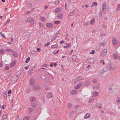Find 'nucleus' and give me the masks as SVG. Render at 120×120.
I'll list each match as a JSON object with an SVG mask.
<instances>
[{
	"mask_svg": "<svg viewBox=\"0 0 120 120\" xmlns=\"http://www.w3.org/2000/svg\"><path fill=\"white\" fill-rule=\"evenodd\" d=\"M89 62L90 63H92L94 62V60L93 58H91L88 59Z\"/></svg>",
	"mask_w": 120,
	"mask_h": 120,
	"instance_id": "obj_20",
	"label": "nucleus"
},
{
	"mask_svg": "<svg viewBox=\"0 0 120 120\" xmlns=\"http://www.w3.org/2000/svg\"><path fill=\"white\" fill-rule=\"evenodd\" d=\"M94 50H92V52L90 53V54H94Z\"/></svg>",
	"mask_w": 120,
	"mask_h": 120,
	"instance_id": "obj_54",
	"label": "nucleus"
},
{
	"mask_svg": "<svg viewBox=\"0 0 120 120\" xmlns=\"http://www.w3.org/2000/svg\"><path fill=\"white\" fill-rule=\"evenodd\" d=\"M3 96L5 98H7V95L5 93H4L3 94Z\"/></svg>",
	"mask_w": 120,
	"mask_h": 120,
	"instance_id": "obj_46",
	"label": "nucleus"
},
{
	"mask_svg": "<svg viewBox=\"0 0 120 120\" xmlns=\"http://www.w3.org/2000/svg\"><path fill=\"white\" fill-rule=\"evenodd\" d=\"M106 44V42H102L101 43H100V44L101 45H103L104 46Z\"/></svg>",
	"mask_w": 120,
	"mask_h": 120,
	"instance_id": "obj_48",
	"label": "nucleus"
},
{
	"mask_svg": "<svg viewBox=\"0 0 120 120\" xmlns=\"http://www.w3.org/2000/svg\"><path fill=\"white\" fill-rule=\"evenodd\" d=\"M41 20L43 22H44L45 20V18L43 17H41Z\"/></svg>",
	"mask_w": 120,
	"mask_h": 120,
	"instance_id": "obj_33",
	"label": "nucleus"
},
{
	"mask_svg": "<svg viewBox=\"0 0 120 120\" xmlns=\"http://www.w3.org/2000/svg\"><path fill=\"white\" fill-rule=\"evenodd\" d=\"M7 116L6 115H3L2 117V120H4V119H6L7 117Z\"/></svg>",
	"mask_w": 120,
	"mask_h": 120,
	"instance_id": "obj_26",
	"label": "nucleus"
},
{
	"mask_svg": "<svg viewBox=\"0 0 120 120\" xmlns=\"http://www.w3.org/2000/svg\"><path fill=\"white\" fill-rule=\"evenodd\" d=\"M88 24V23L87 22H86L84 23V25L86 26H87Z\"/></svg>",
	"mask_w": 120,
	"mask_h": 120,
	"instance_id": "obj_63",
	"label": "nucleus"
},
{
	"mask_svg": "<svg viewBox=\"0 0 120 120\" xmlns=\"http://www.w3.org/2000/svg\"><path fill=\"white\" fill-rule=\"evenodd\" d=\"M48 66V65H47L46 64H44L42 65V66L43 67H47Z\"/></svg>",
	"mask_w": 120,
	"mask_h": 120,
	"instance_id": "obj_51",
	"label": "nucleus"
},
{
	"mask_svg": "<svg viewBox=\"0 0 120 120\" xmlns=\"http://www.w3.org/2000/svg\"><path fill=\"white\" fill-rule=\"evenodd\" d=\"M95 106L97 108H101L102 107V105L101 104L98 103L96 104Z\"/></svg>",
	"mask_w": 120,
	"mask_h": 120,
	"instance_id": "obj_18",
	"label": "nucleus"
},
{
	"mask_svg": "<svg viewBox=\"0 0 120 120\" xmlns=\"http://www.w3.org/2000/svg\"><path fill=\"white\" fill-rule=\"evenodd\" d=\"M97 4L96 2H94L92 5V6L93 7L97 5Z\"/></svg>",
	"mask_w": 120,
	"mask_h": 120,
	"instance_id": "obj_37",
	"label": "nucleus"
},
{
	"mask_svg": "<svg viewBox=\"0 0 120 120\" xmlns=\"http://www.w3.org/2000/svg\"><path fill=\"white\" fill-rule=\"evenodd\" d=\"M112 67V65L111 64H109V65L107 66V68H108L109 69V68H111Z\"/></svg>",
	"mask_w": 120,
	"mask_h": 120,
	"instance_id": "obj_56",
	"label": "nucleus"
},
{
	"mask_svg": "<svg viewBox=\"0 0 120 120\" xmlns=\"http://www.w3.org/2000/svg\"><path fill=\"white\" fill-rule=\"evenodd\" d=\"M55 4L57 5L59 4V2L58 0H55Z\"/></svg>",
	"mask_w": 120,
	"mask_h": 120,
	"instance_id": "obj_36",
	"label": "nucleus"
},
{
	"mask_svg": "<svg viewBox=\"0 0 120 120\" xmlns=\"http://www.w3.org/2000/svg\"><path fill=\"white\" fill-rule=\"evenodd\" d=\"M58 33H57V34H54L53 36V37L52 38L51 42H52L53 41L56 39V37L57 36Z\"/></svg>",
	"mask_w": 120,
	"mask_h": 120,
	"instance_id": "obj_16",
	"label": "nucleus"
},
{
	"mask_svg": "<svg viewBox=\"0 0 120 120\" xmlns=\"http://www.w3.org/2000/svg\"><path fill=\"white\" fill-rule=\"evenodd\" d=\"M57 46V44L54 45H52L51 48H56Z\"/></svg>",
	"mask_w": 120,
	"mask_h": 120,
	"instance_id": "obj_34",
	"label": "nucleus"
},
{
	"mask_svg": "<svg viewBox=\"0 0 120 120\" xmlns=\"http://www.w3.org/2000/svg\"><path fill=\"white\" fill-rule=\"evenodd\" d=\"M35 83V81L33 79H31L30 80L29 84L30 85H32Z\"/></svg>",
	"mask_w": 120,
	"mask_h": 120,
	"instance_id": "obj_6",
	"label": "nucleus"
},
{
	"mask_svg": "<svg viewBox=\"0 0 120 120\" xmlns=\"http://www.w3.org/2000/svg\"><path fill=\"white\" fill-rule=\"evenodd\" d=\"M41 49H40L39 48H38L37 49V51L38 52H40V51Z\"/></svg>",
	"mask_w": 120,
	"mask_h": 120,
	"instance_id": "obj_59",
	"label": "nucleus"
},
{
	"mask_svg": "<svg viewBox=\"0 0 120 120\" xmlns=\"http://www.w3.org/2000/svg\"><path fill=\"white\" fill-rule=\"evenodd\" d=\"M83 84L82 83L80 82L79 84L78 85L75 87V88L77 89H79L81 86H82Z\"/></svg>",
	"mask_w": 120,
	"mask_h": 120,
	"instance_id": "obj_8",
	"label": "nucleus"
},
{
	"mask_svg": "<svg viewBox=\"0 0 120 120\" xmlns=\"http://www.w3.org/2000/svg\"><path fill=\"white\" fill-rule=\"evenodd\" d=\"M50 44V43L49 42L45 44L44 45L45 46H48Z\"/></svg>",
	"mask_w": 120,
	"mask_h": 120,
	"instance_id": "obj_52",
	"label": "nucleus"
},
{
	"mask_svg": "<svg viewBox=\"0 0 120 120\" xmlns=\"http://www.w3.org/2000/svg\"><path fill=\"white\" fill-rule=\"evenodd\" d=\"M30 89H26V93H28L30 92Z\"/></svg>",
	"mask_w": 120,
	"mask_h": 120,
	"instance_id": "obj_50",
	"label": "nucleus"
},
{
	"mask_svg": "<svg viewBox=\"0 0 120 120\" xmlns=\"http://www.w3.org/2000/svg\"><path fill=\"white\" fill-rule=\"evenodd\" d=\"M100 87L99 86H95L93 87V88L96 90H98L99 89Z\"/></svg>",
	"mask_w": 120,
	"mask_h": 120,
	"instance_id": "obj_30",
	"label": "nucleus"
},
{
	"mask_svg": "<svg viewBox=\"0 0 120 120\" xmlns=\"http://www.w3.org/2000/svg\"><path fill=\"white\" fill-rule=\"evenodd\" d=\"M92 81L93 83H95L97 82V79H94Z\"/></svg>",
	"mask_w": 120,
	"mask_h": 120,
	"instance_id": "obj_43",
	"label": "nucleus"
},
{
	"mask_svg": "<svg viewBox=\"0 0 120 120\" xmlns=\"http://www.w3.org/2000/svg\"><path fill=\"white\" fill-rule=\"evenodd\" d=\"M13 79H12V82L13 83H15L16 82L17 80V79H15V80L14 81H13Z\"/></svg>",
	"mask_w": 120,
	"mask_h": 120,
	"instance_id": "obj_49",
	"label": "nucleus"
},
{
	"mask_svg": "<svg viewBox=\"0 0 120 120\" xmlns=\"http://www.w3.org/2000/svg\"><path fill=\"white\" fill-rule=\"evenodd\" d=\"M80 80V79L79 77H78V78H77L76 79L74 83H76L78 81Z\"/></svg>",
	"mask_w": 120,
	"mask_h": 120,
	"instance_id": "obj_31",
	"label": "nucleus"
},
{
	"mask_svg": "<svg viewBox=\"0 0 120 120\" xmlns=\"http://www.w3.org/2000/svg\"><path fill=\"white\" fill-rule=\"evenodd\" d=\"M99 15L100 16H102V12L101 11H100L99 13Z\"/></svg>",
	"mask_w": 120,
	"mask_h": 120,
	"instance_id": "obj_64",
	"label": "nucleus"
},
{
	"mask_svg": "<svg viewBox=\"0 0 120 120\" xmlns=\"http://www.w3.org/2000/svg\"><path fill=\"white\" fill-rule=\"evenodd\" d=\"M120 10V4L118 5L116 10V11Z\"/></svg>",
	"mask_w": 120,
	"mask_h": 120,
	"instance_id": "obj_47",
	"label": "nucleus"
},
{
	"mask_svg": "<svg viewBox=\"0 0 120 120\" xmlns=\"http://www.w3.org/2000/svg\"><path fill=\"white\" fill-rule=\"evenodd\" d=\"M74 14V12L73 11L71 12L69 14V15L70 16H71L73 15Z\"/></svg>",
	"mask_w": 120,
	"mask_h": 120,
	"instance_id": "obj_55",
	"label": "nucleus"
},
{
	"mask_svg": "<svg viewBox=\"0 0 120 120\" xmlns=\"http://www.w3.org/2000/svg\"><path fill=\"white\" fill-rule=\"evenodd\" d=\"M90 114L89 113L86 114L84 116V118L85 119H87L90 118Z\"/></svg>",
	"mask_w": 120,
	"mask_h": 120,
	"instance_id": "obj_14",
	"label": "nucleus"
},
{
	"mask_svg": "<svg viewBox=\"0 0 120 120\" xmlns=\"http://www.w3.org/2000/svg\"><path fill=\"white\" fill-rule=\"evenodd\" d=\"M53 96V94L52 92L48 93L46 95L47 97L48 98H52Z\"/></svg>",
	"mask_w": 120,
	"mask_h": 120,
	"instance_id": "obj_2",
	"label": "nucleus"
},
{
	"mask_svg": "<svg viewBox=\"0 0 120 120\" xmlns=\"http://www.w3.org/2000/svg\"><path fill=\"white\" fill-rule=\"evenodd\" d=\"M30 60V58L29 57H28L27 58V59H26V61H25V63H28V62Z\"/></svg>",
	"mask_w": 120,
	"mask_h": 120,
	"instance_id": "obj_39",
	"label": "nucleus"
},
{
	"mask_svg": "<svg viewBox=\"0 0 120 120\" xmlns=\"http://www.w3.org/2000/svg\"><path fill=\"white\" fill-rule=\"evenodd\" d=\"M95 22V19L94 18L91 19L90 22V23L91 25H93L94 24Z\"/></svg>",
	"mask_w": 120,
	"mask_h": 120,
	"instance_id": "obj_13",
	"label": "nucleus"
},
{
	"mask_svg": "<svg viewBox=\"0 0 120 120\" xmlns=\"http://www.w3.org/2000/svg\"><path fill=\"white\" fill-rule=\"evenodd\" d=\"M109 69L110 70H115V68L114 67H112L111 68H109Z\"/></svg>",
	"mask_w": 120,
	"mask_h": 120,
	"instance_id": "obj_42",
	"label": "nucleus"
},
{
	"mask_svg": "<svg viewBox=\"0 0 120 120\" xmlns=\"http://www.w3.org/2000/svg\"><path fill=\"white\" fill-rule=\"evenodd\" d=\"M4 52V49H2L0 51V54H2Z\"/></svg>",
	"mask_w": 120,
	"mask_h": 120,
	"instance_id": "obj_35",
	"label": "nucleus"
},
{
	"mask_svg": "<svg viewBox=\"0 0 120 120\" xmlns=\"http://www.w3.org/2000/svg\"><path fill=\"white\" fill-rule=\"evenodd\" d=\"M72 60L74 61H75L76 59V56H73L71 58Z\"/></svg>",
	"mask_w": 120,
	"mask_h": 120,
	"instance_id": "obj_23",
	"label": "nucleus"
},
{
	"mask_svg": "<svg viewBox=\"0 0 120 120\" xmlns=\"http://www.w3.org/2000/svg\"><path fill=\"white\" fill-rule=\"evenodd\" d=\"M60 22L59 21H55L54 23L55 24H60Z\"/></svg>",
	"mask_w": 120,
	"mask_h": 120,
	"instance_id": "obj_38",
	"label": "nucleus"
},
{
	"mask_svg": "<svg viewBox=\"0 0 120 120\" xmlns=\"http://www.w3.org/2000/svg\"><path fill=\"white\" fill-rule=\"evenodd\" d=\"M112 42L113 44L114 45H116L117 43V41L116 38H113L112 40Z\"/></svg>",
	"mask_w": 120,
	"mask_h": 120,
	"instance_id": "obj_3",
	"label": "nucleus"
},
{
	"mask_svg": "<svg viewBox=\"0 0 120 120\" xmlns=\"http://www.w3.org/2000/svg\"><path fill=\"white\" fill-rule=\"evenodd\" d=\"M107 50L106 49L104 50L103 51L100 53V56H103L105 55L106 54Z\"/></svg>",
	"mask_w": 120,
	"mask_h": 120,
	"instance_id": "obj_5",
	"label": "nucleus"
},
{
	"mask_svg": "<svg viewBox=\"0 0 120 120\" xmlns=\"http://www.w3.org/2000/svg\"><path fill=\"white\" fill-rule=\"evenodd\" d=\"M113 57L116 59H117L118 58V56L115 54L113 55Z\"/></svg>",
	"mask_w": 120,
	"mask_h": 120,
	"instance_id": "obj_27",
	"label": "nucleus"
},
{
	"mask_svg": "<svg viewBox=\"0 0 120 120\" xmlns=\"http://www.w3.org/2000/svg\"><path fill=\"white\" fill-rule=\"evenodd\" d=\"M46 26L48 27H52L53 26V24L51 23H47L46 24Z\"/></svg>",
	"mask_w": 120,
	"mask_h": 120,
	"instance_id": "obj_9",
	"label": "nucleus"
},
{
	"mask_svg": "<svg viewBox=\"0 0 120 120\" xmlns=\"http://www.w3.org/2000/svg\"><path fill=\"white\" fill-rule=\"evenodd\" d=\"M29 117L28 116H26L24 119L23 120H29Z\"/></svg>",
	"mask_w": 120,
	"mask_h": 120,
	"instance_id": "obj_40",
	"label": "nucleus"
},
{
	"mask_svg": "<svg viewBox=\"0 0 120 120\" xmlns=\"http://www.w3.org/2000/svg\"><path fill=\"white\" fill-rule=\"evenodd\" d=\"M90 84V82L89 81H86L85 83V85L86 86Z\"/></svg>",
	"mask_w": 120,
	"mask_h": 120,
	"instance_id": "obj_28",
	"label": "nucleus"
},
{
	"mask_svg": "<svg viewBox=\"0 0 120 120\" xmlns=\"http://www.w3.org/2000/svg\"><path fill=\"white\" fill-rule=\"evenodd\" d=\"M106 3H104L102 7V9L103 11H104L106 9Z\"/></svg>",
	"mask_w": 120,
	"mask_h": 120,
	"instance_id": "obj_11",
	"label": "nucleus"
},
{
	"mask_svg": "<svg viewBox=\"0 0 120 120\" xmlns=\"http://www.w3.org/2000/svg\"><path fill=\"white\" fill-rule=\"evenodd\" d=\"M16 63V60H14L12 63L10 65V67L12 68L14 67Z\"/></svg>",
	"mask_w": 120,
	"mask_h": 120,
	"instance_id": "obj_7",
	"label": "nucleus"
},
{
	"mask_svg": "<svg viewBox=\"0 0 120 120\" xmlns=\"http://www.w3.org/2000/svg\"><path fill=\"white\" fill-rule=\"evenodd\" d=\"M67 105L68 108L69 109L71 108L72 106V104L70 103H68Z\"/></svg>",
	"mask_w": 120,
	"mask_h": 120,
	"instance_id": "obj_25",
	"label": "nucleus"
},
{
	"mask_svg": "<svg viewBox=\"0 0 120 120\" xmlns=\"http://www.w3.org/2000/svg\"><path fill=\"white\" fill-rule=\"evenodd\" d=\"M62 10V8L60 7L55 9V11L56 13H58L61 11Z\"/></svg>",
	"mask_w": 120,
	"mask_h": 120,
	"instance_id": "obj_4",
	"label": "nucleus"
},
{
	"mask_svg": "<svg viewBox=\"0 0 120 120\" xmlns=\"http://www.w3.org/2000/svg\"><path fill=\"white\" fill-rule=\"evenodd\" d=\"M39 26L42 29H43L44 28V25H42L41 23H40L39 24Z\"/></svg>",
	"mask_w": 120,
	"mask_h": 120,
	"instance_id": "obj_44",
	"label": "nucleus"
},
{
	"mask_svg": "<svg viewBox=\"0 0 120 120\" xmlns=\"http://www.w3.org/2000/svg\"><path fill=\"white\" fill-rule=\"evenodd\" d=\"M65 38L68 41H69V39L67 37H65Z\"/></svg>",
	"mask_w": 120,
	"mask_h": 120,
	"instance_id": "obj_62",
	"label": "nucleus"
},
{
	"mask_svg": "<svg viewBox=\"0 0 120 120\" xmlns=\"http://www.w3.org/2000/svg\"><path fill=\"white\" fill-rule=\"evenodd\" d=\"M116 101L117 104L118 105H119L120 103V98L118 97Z\"/></svg>",
	"mask_w": 120,
	"mask_h": 120,
	"instance_id": "obj_21",
	"label": "nucleus"
},
{
	"mask_svg": "<svg viewBox=\"0 0 120 120\" xmlns=\"http://www.w3.org/2000/svg\"><path fill=\"white\" fill-rule=\"evenodd\" d=\"M104 72V71L103 70H101V71H100V73L101 74H102Z\"/></svg>",
	"mask_w": 120,
	"mask_h": 120,
	"instance_id": "obj_53",
	"label": "nucleus"
},
{
	"mask_svg": "<svg viewBox=\"0 0 120 120\" xmlns=\"http://www.w3.org/2000/svg\"><path fill=\"white\" fill-rule=\"evenodd\" d=\"M11 74V72H8V73L6 75V77L7 78H8L10 76Z\"/></svg>",
	"mask_w": 120,
	"mask_h": 120,
	"instance_id": "obj_32",
	"label": "nucleus"
},
{
	"mask_svg": "<svg viewBox=\"0 0 120 120\" xmlns=\"http://www.w3.org/2000/svg\"><path fill=\"white\" fill-rule=\"evenodd\" d=\"M65 45L68 46V47H70L71 45V44L68 43H66L65 44Z\"/></svg>",
	"mask_w": 120,
	"mask_h": 120,
	"instance_id": "obj_41",
	"label": "nucleus"
},
{
	"mask_svg": "<svg viewBox=\"0 0 120 120\" xmlns=\"http://www.w3.org/2000/svg\"><path fill=\"white\" fill-rule=\"evenodd\" d=\"M65 41L63 40H62V41H60V43L61 44H63L64 43Z\"/></svg>",
	"mask_w": 120,
	"mask_h": 120,
	"instance_id": "obj_58",
	"label": "nucleus"
},
{
	"mask_svg": "<svg viewBox=\"0 0 120 120\" xmlns=\"http://www.w3.org/2000/svg\"><path fill=\"white\" fill-rule=\"evenodd\" d=\"M11 90H9L8 92V94H11Z\"/></svg>",
	"mask_w": 120,
	"mask_h": 120,
	"instance_id": "obj_60",
	"label": "nucleus"
},
{
	"mask_svg": "<svg viewBox=\"0 0 120 120\" xmlns=\"http://www.w3.org/2000/svg\"><path fill=\"white\" fill-rule=\"evenodd\" d=\"M13 55L15 57H16L18 56L17 52L15 51L13 52L12 53Z\"/></svg>",
	"mask_w": 120,
	"mask_h": 120,
	"instance_id": "obj_19",
	"label": "nucleus"
},
{
	"mask_svg": "<svg viewBox=\"0 0 120 120\" xmlns=\"http://www.w3.org/2000/svg\"><path fill=\"white\" fill-rule=\"evenodd\" d=\"M77 93V91L76 90H74L71 91L70 93L72 95H75Z\"/></svg>",
	"mask_w": 120,
	"mask_h": 120,
	"instance_id": "obj_10",
	"label": "nucleus"
},
{
	"mask_svg": "<svg viewBox=\"0 0 120 120\" xmlns=\"http://www.w3.org/2000/svg\"><path fill=\"white\" fill-rule=\"evenodd\" d=\"M6 51L9 52H13L12 49H5Z\"/></svg>",
	"mask_w": 120,
	"mask_h": 120,
	"instance_id": "obj_22",
	"label": "nucleus"
},
{
	"mask_svg": "<svg viewBox=\"0 0 120 120\" xmlns=\"http://www.w3.org/2000/svg\"><path fill=\"white\" fill-rule=\"evenodd\" d=\"M98 93L97 92H93L92 93V95L93 97H96L98 96Z\"/></svg>",
	"mask_w": 120,
	"mask_h": 120,
	"instance_id": "obj_12",
	"label": "nucleus"
},
{
	"mask_svg": "<svg viewBox=\"0 0 120 120\" xmlns=\"http://www.w3.org/2000/svg\"><path fill=\"white\" fill-rule=\"evenodd\" d=\"M94 100V98H91L89 99L88 102L89 103H91Z\"/></svg>",
	"mask_w": 120,
	"mask_h": 120,
	"instance_id": "obj_29",
	"label": "nucleus"
},
{
	"mask_svg": "<svg viewBox=\"0 0 120 120\" xmlns=\"http://www.w3.org/2000/svg\"><path fill=\"white\" fill-rule=\"evenodd\" d=\"M1 35L2 37H4V38H5V37L4 34H1Z\"/></svg>",
	"mask_w": 120,
	"mask_h": 120,
	"instance_id": "obj_61",
	"label": "nucleus"
},
{
	"mask_svg": "<svg viewBox=\"0 0 120 120\" xmlns=\"http://www.w3.org/2000/svg\"><path fill=\"white\" fill-rule=\"evenodd\" d=\"M57 17L58 19H60L62 18L63 17V15L62 14L60 13L58 15Z\"/></svg>",
	"mask_w": 120,
	"mask_h": 120,
	"instance_id": "obj_15",
	"label": "nucleus"
},
{
	"mask_svg": "<svg viewBox=\"0 0 120 120\" xmlns=\"http://www.w3.org/2000/svg\"><path fill=\"white\" fill-rule=\"evenodd\" d=\"M33 88L34 90H38L39 89L40 87L37 85H35L33 87Z\"/></svg>",
	"mask_w": 120,
	"mask_h": 120,
	"instance_id": "obj_17",
	"label": "nucleus"
},
{
	"mask_svg": "<svg viewBox=\"0 0 120 120\" xmlns=\"http://www.w3.org/2000/svg\"><path fill=\"white\" fill-rule=\"evenodd\" d=\"M26 22H30L32 24H34V20L32 18L29 17L26 19Z\"/></svg>",
	"mask_w": 120,
	"mask_h": 120,
	"instance_id": "obj_1",
	"label": "nucleus"
},
{
	"mask_svg": "<svg viewBox=\"0 0 120 120\" xmlns=\"http://www.w3.org/2000/svg\"><path fill=\"white\" fill-rule=\"evenodd\" d=\"M36 98H35L31 97L30 98V100L31 101H34L36 100Z\"/></svg>",
	"mask_w": 120,
	"mask_h": 120,
	"instance_id": "obj_24",
	"label": "nucleus"
},
{
	"mask_svg": "<svg viewBox=\"0 0 120 120\" xmlns=\"http://www.w3.org/2000/svg\"><path fill=\"white\" fill-rule=\"evenodd\" d=\"M9 68V67L8 66H6L5 67V69L6 70L8 69Z\"/></svg>",
	"mask_w": 120,
	"mask_h": 120,
	"instance_id": "obj_57",
	"label": "nucleus"
},
{
	"mask_svg": "<svg viewBox=\"0 0 120 120\" xmlns=\"http://www.w3.org/2000/svg\"><path fill=\"white\" fill-rule=\"evenodd\" d=\"M31 105L33 107H35L37 105V104L35 103H33L31 104Z\"/></svg>",
	"mask_w": 120,
	"mask_h": 120,
	"instance_id": "obj_45",
	"label": "nucleus"
}]
</instances>
